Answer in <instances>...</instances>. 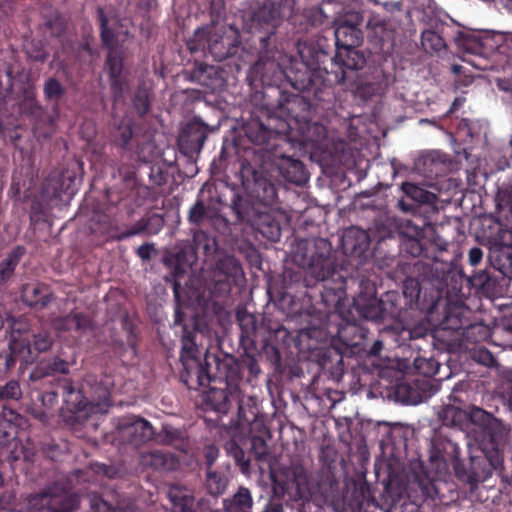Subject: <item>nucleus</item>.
I'll list each match as a JSON object with an SVG mask.
<instances>
[{
    "label": "nucleus",
    "instance_id": "obj_1",
    "mask_svg": "<svg viewBox=\"0 0 512 512\" xmlns=\"http://www.w3.org/2000/svg\"><path fill=\"white\" fill-rule=\"evenodd\" d=\"M63 192L64 170L51 172L43 181L39 195L31 202L29 218L34 229L40 228L41 225L51 227L49 209L61 205Z\"/></svg>",
    "mask_w": 512,
    "mask_h": 512
},
{
    "label": "nucleus",
    "instance_id": "obj_2",
    "mask_svg": "<svg viewBox=\"0 0 512 512\" xmlns=\"http://www.w3.org/2000/svg\"><path fill=\"white\" fill-rule=\"evenodd\" d=\"M18 322H14L11 330V339L9 343L10 353L6 355L5 365L10 368L21 357L25 362L33 361L39 353L48 351L54 342L52 335L48 332L33 334L30 339L21 334L20 328H17Z\"/></svg>",
    "mask_w": 512,
    "mask_h": 512
},
{
    "label": "nucleus",
    "instance_id": "obj_3",
    "mask_svg": "<svg viewBox=\"0 0 512 512\" xmlns=\"http://www.w3.org/2000/svg\"><path fill=\"white\" fill-rule=\"evenodd\" d=\"M118 429L123 439H127L136 446L151 440L154 435L151 424L147 420L136 416L121 419Z\"/></svg>",
    "mask_w": 512,
    "mask_h": 512
},
{
    "label": "nucleus",
    "instance_id": "obj_4",
    "mask_svg": "<svg viewBox=\"0 0 512 512\" xmlns=\"http://www.w3.org/2000/svg\"><path fill=\"white\" fill-rule=\"evenodd\" d=\"M329 250L330 247L326 240L304 241L299 244L294 261L303 268L318 267L322 265Z\"/></svg>",
    "mask_w": 512,
    "mask_h": 512
},
{
    "label": "nucleus",
    "instance_id": "obj_5",
    "mask_svg": "<svg viewBox=\"0 0 512 512\" xmlns=\"http://www.w3.org/2000/svg\"><path fill=\"white\" fill-rule=\"evenodd\" d=\"M66 404H69V410L75 414L76 422L86 421L93 413H104L107 411L108 403L106 401L101 403H86L84 397L79 391L66 390Z\"/></svg>",
    "mask_w": 512,
    "mask_h": 512
},
{
    "label": "nucleus",
    "instance_id": "obj_6",
    "mask_svg": "<svg viewBox=\"0 0 512 512\" xmlns=\"http://www.w3.org/2000/svg\"><path fill=\"white\" fill-rule=\"evenodd\" d=\"M20 100L18 103L19 112L22 116L28 117L33 123L34 128L43 120L45 116L44 109L36 100L35 86L27 81L21 89Z\"/></svg>",
    "mask_w": 512,
    "mask_h": 512
},
{
    "label": "nucleus",
    "instance_id": "obj_7",
    "mask_svg": "<svg viewBox=\"0 0 512 512\" xmlns=\"http://www.w3.org/2000/svg\"><path fill=\"white\" fill-rule=\"evenodd\" d=\"M21 298L27 306L43 309L53 300V294L44 284L28 283L22 288Z\"/></svg>",
    "mask_w": 512,
    "mask_h": 512
},
{
    "label": "nucleus",
    "instance_id": "obj_8",
    "mask_svg": "<svg viewBox=\"0 0 512 512\" xmlns=\"http://www.w3.org/2000/svg\"><path fill=\"white\" fill-rule=\"evenodd\" d=\"M41 407H30V415L44 425H52L54 407L58 403V394L54 391H47L41 394Z\"/></svg>",
    "mask_w": 512,
    "mask_h": 512
},
{
    "label": "nucleus",
    "instance_id": "obj_9",
    "mask_svg": "<svg viewBox=\"0 0 512 512\" xmlns=\"http://www.w3.org/2000/svg\"><path fill=\"white\" fill-rule=\"evenodd\" d=\"M26 249L23 246L14 247L7 256L0 262V285H6L14 275L21 258L25 255Z\"/></svg>",
    "mask_w": 512,
    "mask_h": 512
},
{
    "label": "nucleus",
    "instance_id": "obj_10",
    "mask_svg": "<svg viewBox=\"0 0 512 512\" xmlns=\"http://www.w3.org/2000/svg\"><path fill=\"white\" fill-rule=\"evenodd\" d=\"M353 20L348 25H339L335 29V38L337 42H344L347 46H354L359 42V31L355 28L360 23L357 14L352 15Z\"/></svg>",
    "mask_w": 512,
    "mask_h": 512
},
{
    "label": "nucleus",
    "instance_id": "obj_11",
    "mask_svg": "<svg viewBox=\"0 0 512 512\" xmlns=\"http://www.w3.org/2000/svg\"><path fill=\"white\" fill-rule=\"evenodd\" d=\"M168 496L173 503L174 512H194V499L186 489L173 487Z\"/></svg>",
    "mask_w": 512,
    "mask_h": 512
},
{
    "label": "nucleus",
    "instance_id": "obj_12",
    "mask_svg": "<svg viewBox=\"0 0 512 512\" xmlns=\"http://www.w3.org/2000/svg\"><path fill=\"white\" fill-rule=\"evenodd\" d=\"M54 373H64V359L59 356L53 360L41 361L31 373V379L38 380Z\"/></svg>",
    "mask_w": 512,
    "mask_h": 512
},
{
    "label": "nucleus",
    "instance_id": "obj_13",
    "mask_svg": "<svg viewBox=\"0 0 512 512\" xmlns=\"http://www.w3.org/2000/svg\"><path fill=\"white\" fill-rule=\"evenodd\" d=\"M253 500L250 491L241 487L227 506L228 512H251Z\"/></svg>",
    "mask_w": 512,
    "mask_h": 512
},
{
    "label": "nucleus",
    "instance_id": "obj_14",
    "mask_svg": "<svg viewBox=\"0 0 512 512\" xmlns=\"http://www.w3.org/2000/svg\"><path fill=\"white\" fill-rule=\"evenodd\" d=\"M23 50L26 56L33 61L44 62L48 56L41 40L25 39L23 43Z\"/></svg>",
    "mask_w": 512,
    "mask_h": 512
},
{
    "label": "nucleus",
    "instance_id": "obj_15",
    "mask_svg": "<svg viewBox=\"0 0 512 512\" xmlns=\"http://www.w3.org/2000/svg\"><path fill=\"white\" fill-rule=\"evenodd\" d=\"M402 190L408 197L419 203H430L434 198L432 193L412 183H404Z\"/></svg>",
    "mask_w": 512,
    "mask_h": 512
},
{
    "label": "nucleus",
    "instance_id": "obj_16",
    "mask_svg": "<svg viewBox=\"0 0 512 512\" xmlns=\"http://www.w3.org/2000/svg\"><path fill=\"white\" fill-rule=\"evenodd\" d=\"M107 69L109 71L110 77L112 79V85L114 87L121 84L120 75L122 72V63L121 59L113 52L110 51L107 59Z\"/></svg>",
    "mask_w": 512,
    "mask_h": 512
},
{
    "label": "nucleus",
    "instance_id": "obj_17",
    "mask_svg": "<svg viewBox=\"0 0 512 512\" xmlns=\"http://www.w3.org/2000/svg\"><path fill=\"white\" fill-rule=\"evenodd\" d=\"M22 390L17 380H10L5 385H0V401L19 400Z\"/></svg>",
    "mask_w": 512,
    "mask_h": 512
},
{
    "label": "nucleus",
    "instance_id": "obj_18",
    "mask_svg": "<svg viewBox=\"0 0 512 512\" xmlns=\"http://www.w3.org/2000/svg\"><path fill=\"white\" fill-rule=\"evenodd\" d=\"M63 94L61 83L55 78L48 79L44 84V96L48 101H58Z\"/></svg>",
    "mask_w": 512,
    "mask_h": 512
},
{
    "label": "nucleus",
    "instance_id": "obj_19",
    "mask_svg": "<svg viewBox=\"0 0 512 512\" xmlns=\"http://www.w3.org/2000/svg\"><path fill=\"white\" fill-rule=\"evenodd\" d=\"M226 450L233 456L236 463L241 467L242 472L246 473L249 468V461L245 458L244 451L234 441L227 443Z\"/></svg>",
    "mask_w": 512,
    "mask_h": 512
},
{
    "label": "nucleus",
    "instance_id": "obj_20",
    "mask_svg": "<svg viewBox=\"0 0 512 512\" xmlns=\"http://www.w3.org/2000/svg\"><path fill=\"white\" fill-rule=\"evenodd\" d=\"M43 455L51 461H58L62 456V449L53 439H46L41 444Z\"/></svg>",
    "mask_w": 512,
    "mask_h": 512
},
{
    "label": "nucleus",
    "instance_id": "obj_21",
    "mask_svg": "<svg viewBox=\"0 0 512 512\" xmlns=\"http://www.w3.org/2000/svg\"><path fill=\"white\" fill-rule=\"evenodd\" d=\"M207 486L211 493L221 494L224 492L227 486V481L221 475L213 472L207 474Z\"/></svg>",
    "mask_w": 512,
    "mask_h": 512
},
{
    "label": "nucleus",
    "instance_id": "obj_22",
    "mask_svg": "<svg viewBox=\"0 0 512 512\" xmlns=\"http://www.w3.org/2000/svg\"><path fill=\"white\" fill-rule=\"evenodd\" d=\"M99 16L101 22V33L104 43L107 45L112 44L115 37L116 41H118L119 34L115 35L114 31L109 27L108 20L104 17L102 10H99Z\"/></svg>",
    "mask_w": 512,
    "mask_h": 512
},
{
    "label": "nucleus",
    "instance_id": "obj_23",
    "mask_svg": "<svg viewBox=\"0 0 512 512\" xmlns=\"http://www.w3.org/2000/svg\"><path fill=\"white\" fill-rule=\"evenodd\" d=\"M2 419L14 426L22 425V416L13 408L3 405L0 413Z\"/></svg>",
    "mask_w": 512,
    "mask_h": 512
},
{
    "label": "nucleus",
    "instance_id": "obj_24",
    "mask_svg": "<svg viewBox=\"0 0 512 512\" xmlns=\"http://www.w3.org/2000/svg\"><path fill=\"white\" fill-rule=\"evenodd\" d=\"M355 237L359 241V249H364L368 246V235L363 230H350L344 237L345 244H348L349 240Z\"/></svg>",
    "mask_w": 512,
    "mask_h": 512
},
{
    "label": "nucleus",
    "instance_id": "obj_25",
    "mask_svg": "<svg viewBox=\"0 0 512 512\" xmlns=\"http://www.w3.org/2000/svg\"><path fill=\"white\" fill-rule=\"evenodd\" d=\"M364 317L368 319H378L381 316V307L377 299H372L368 307L363 309Z\"/></svg>",
    "mask_w": 512,
    "mask_h": 512
},
{
    "label": "nucleus",
    "instance_id": "obj_26",
    "mask_svg": "<svg viewBox=\"0 0 512 512\" xmlns=\"http://www.w3.org/2000/svg\"><path fill=\"white\" fill-rule=\"evenodd\" d=\"M430 460L435 465L437 472L442 473L447 470V459L440 452L433 451Z\"/></svg>",
    "mask_w": 512,
    "mask_h": 512
},
{
    "label": "nucleus",
    "instance_id": "obj_27",
    "mask_svg": "<svg viewBox=\"0 0 512 512\" xmlns=\"http://www.w3.org/2000/svg\"><path fill=\"white\" fill-rule=\"evenodd\" d=\"M205 213V208L202 203L198 202L196 203L190 210L189 213V220L191 222L197 223L199 222Z\"/></svg>",
    "mask_w": 512,
    "mask_h": 512
},
{
    "label": "nucleus",
    "instance_id": "obj_28",
    "mask_svg": "<svg viewBox=\"0 0 512 512\" xmlns=\"http://www.w3.org/2000/svg\"><path fill=\"white\" fill-rule=\"evenodd\" d=\"M430 41L433 44L434 49H439L443 43L442 39L433 32H425L422 36V43L424 46H426V43Z\"/></svg>",
    "mask_w": 512,
    "mask_h": 512
},
{
    "label": "nucleus",
    "instance_id": "obj_29",
    "mask_svg": "<svg viewBox=\"0 0 512 512\" xmlns=\"http://www.w3.org/2000/svg\"><path fill=\"white\" fill-rule=\"evenodd\" d=\"M117 137L120 138V144L126 145L132 137V129L129 124H125L118 128Z\"/></svg>",
    "mask_w": 512,
    "mask_h": 512
},
{
    "label": "nucleus",
    "instance_id": "obj_30",
    "mask_svg": "<svg viewBox=\"0 0 512 512\" xmlns=\"http://www.w3.org/2000/svg\"><path fill=\"white\" fill-rule=\"evenodd\" d=\"M163 460H164V456L159 452H155V453L150 454L149 456L144 457L145 464H149L156 468H158L160 465L163 464Z\"/></svg>",
    "mask_w": 512,
    "mask_h": 512
},
{
    "label": "nucleus",
    "instance_id": "obj_31",
    "mask_svg": "<svg viewBox=\"0 0 512 512\" xmlns=\"http://www.w3.org/2000/svg\"><path fill=\"white\" fill-rule=\"evenodd\" d=\"M367 26L375 31L376 34L384 30V20L378 16H373L369 19Z\"/></svg>",
    "mask_w": 512,
    "mask_h": 512
},
{
    "label": "nucleus",
    "instance_id": "obj_32",
    "mask_svg": "<svg viewBox=\"0 0 512 512\" xmlns=\"http://www.w3.org/2000/svg\"><path fill=\"white\" fill-rule=\"evenodd\" d=\"M483 253L480 248H472L469 251V262L471 265L475 266L480 263L482 260Z\"/></svg>",
    "mask_w": 512,
    "mask_h": 512
},
{
    "label": "nucleus",
    "instance_id": "obj_33",
    "mask_svg": "<svg viewBox=\"0 0 512 512\" xmlns=\"http://www.w3.org/2000/svg\"><path fill=\"white\" fill-rule=\"evenodd\" d=\"M205 456L207 458L208 464L211 465L218 457V449L215 448L214 446L206 447Z\"/></svg>",
    "mask_w": 512,
    "mask_h": 512
},
{
    "label": "nucleus",
    "instance_id": "obj_34",
    "mask_svg": "<svg viewBox=\"0 0 512 512\" xmlns=\"http://www.w3.org/2000/svg\"><path fill=\"white\" fill-rule=\"evenodd\" d=\"M488 460L493 469H497L502 464V458L500 457V455L498 453H495L494 455L489 456Z\"/></svg>",
    "mask_w": 512,
    "mask_h": 512
},
{
    "label": "nucleus",
    "instance_id": "obj_35",
    "mask_svg": "<svg viewBox=\"0 0 512 512\" xmlns=\"http://www.w3.org/2000/svg\"><path fill=\"white\" fill-rule=\"evenodd\" d=\"M451 463L457 475H462L464 473V469L462 468L460 460L457 455H454L452 457Z\"/></svg>",
    "mask_w": 512,
    "mask_h": 512
},
{
    "label": "nucleus",
    "instance_id": "obj_36",
    "mask_svg": "<svg viewBox=\"0 0 512 512\" xmlns=\"http://www.w3.org/2000/svg\"><path fill=\"white\" fill-rule=\"evenodd\" d=\"M151 248L149 246H141L138 249V254L141 258L146 259L150 257Z\"/></svg>",
    "mask_w": 512,
    "mask_h": 512
},
{
    "label": "nucleus",
    "instance_id": "obj_37",
    "mask_svg": "<svg viewBox=\"0 0 512 512\" xmlns=\"http://www.w3.org/2000/svg\"><path fill=\"white\" fill-rule=\"evenodd\" d=\"M136 107L138 108V110L142 113L146 112L147 110V106H148V103H147V100L146 99H139L136 103H135Z\"/></svg>",
    "mask_w": 512,
    "mask_h": 512
},
{
    "label": "nucleus",
    "instance_id": "obj_38",
    "mask_svg": "<svg viewBox=\"0 0 512 512\" xmlns=\"http://www.w3.org/2000/svg\"><path fill=\"white\" fill-rule=\"evenodd\" d=\"M409 285H410V286H411V288H412L411 294H412L413 292H416V295H418V292H419V290H418V286H417V284H416V283H414V281H410L409 283H407V284L405 285L404 293H405V294H407V293H408Z\"/></svg>",
    "mask_w": 512,
    "mask_h": 512
},
{
    "label": "nucleus",
    "instance_id": "obj_39",
    "mask_svg": "<svg viewBox=\"0 0 512 512\" xmlns=\"http://www.w3.org/2000/svg\"><path fill=\"white\" fill-rule=\"evenodd\" d=\"M63 411H64V408L60 407L59 414H58V423H60L61 419L63 418Z\"/></svg>",
    "mask_w": 512,
    "mask_h": 512
},
{
    "label": "nucleus",
    "instance_id": "obj_40",
    "mask_svg": "<svg viewBox=\"0 0 512 512\" xmlns=\"http://www.w3.org/2000/svg\"><path fill=\"white\" fill-rule=\"evenodd\" d=\"M8 441V434H4L3 440L0 442V445H4Z\"/></svg>",
    "mask_w": 512,
    "mask_h": 512
},
{
    "label": "nucleus",
    "instance_id": "obj_41",
    "mask_svg": "<svg viewBox=\"0 0 512 512\" xmlns=\"http://www.w3.org/2000/svg\"><path fill=\"white\" fill-rule=\"evenodd\" d=\"M475 414H481V415H484V412L481 410V409H477L475 411Z\"/></svg>",
    "mask_w": 512,
    "mask_h": 512
},
{
    "label": "nucleus",
    "instance_id": "obj_42",
    "mask_svg": "<svg viewBox=\"0 0 512 512\" xmlns=\"http://www.w3.org/2000/svg\"><path fill=\"white\" fill-rule=\"evenodd\" d=\"M451 448H452L453 452H454L455 454H457V447H456V446H454V445H451Z\"/></svg>",
    "mask_w": 512,
    "mask_h": 512
},
{
    "label": "nucleus",
    "instance_id": "obj_43",
    "mask_svg": "<svg viewBox=\"0 0 512 512\" xmlns=\"http://www.w3.org/2000/svg\"><path fill=\"white\" fill-rule=\"evenodd\" d=\"M77 505H78V500H77V499H74V500H73L72 507H75V506H77Z\"/></svg>",
    "mask_w": 512,
    "mask_h": 512
},
{
    "label": "nucleus",
    "instance_id": "obj_44",
    "mask_svg": "<svg viewBox=\"0 0 512 512\" xmlns=\"http://www.w3.org/2000/svg\"><path fill=\"white\" fill-rule=\"evenodd\" d=\"M174 292H175V296H176V297H178V288H177V286H176V285H175V287H174Z\"/></svg>",
    "mask_w": 512,
    "mask_h": 512
},
{
    "label": "nucleus",
    "instance_id": "obj_45",
    "mask_svg": "<svg viewBox=\"0 0 512 512\" xmlns=\"http://www.w3.org/2000/svg\"><path fill=\"white\" fill-rule=\"evenodd\" d=\"M3 483V476H2V473L0 472V485Z\"/></svg>",
    "mask_w": 512,
    "mask_h": 512
},
{
    "label": "nucleus",
    "instance_id": "obj_46",
    "mask_svg": "<svg viewBox=\"0 0 512 512\" xmlns=\"http://www.w3.org/2000/svg\"><path fill=\"white\" fill-rule=\"evenodd\" d=\"M279 237V233L277 232L276 235L273 237L274 240H276Z\"/></svg>",
    "mask_w": 512,
    "mask_h": 512
},
{
    "label": "nucleus",
    "instance_id": "obj_47",
    "mask_svg": "<svg viewBox=\"0 0 512 512\" xmlns=\"http://www.w3.org/2000/svg\"><path fill=\"white\" fill-rule=\"evenodd\" d=\"M63 229H64V225H62V226L59 228V231L61 232Z\"/></svg>",
    "mask_w": 512,
    "mask_h": 512
},
{
    "label": "nucleus",
    "instance_id": "obj_48",
    "mask_svg": "<svg viewBox=\"0 0 512 512\" xmlns=\"http://www.w3.org/2000/svg\"><path fill=\"white\" fill-rule=\"evenodd\" d=\"M186 355L185 354H182V359L185 360L186 359Z\"/></svg>",
    "mask_w": 512,
    "mask_h": 512
}]
</instances>
